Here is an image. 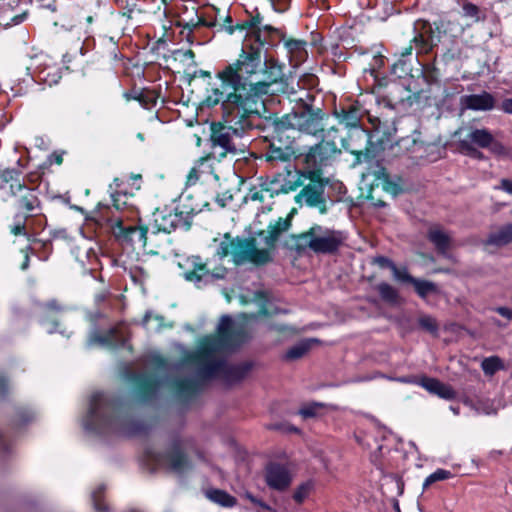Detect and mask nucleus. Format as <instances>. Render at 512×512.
I'll use <instances>...</instances> for the list:
<instances>
[{"label":"nucleus","instance_id":"18","mask_svg":"<svg viewBox=\"0 0 512 512\" xmlns=\"http://www.w3.org/2000/svg\"><path fill=\"white\" fill-rule=\"evenodd\" d=\"M171 242V237L167 232L151 224L147 227L143 249L152 255L166 254L170 249Z\"/></svg>","mask_w":512,"mask_h":512},{"label":"nucleus","instance_id":"8","mask_svg":"<svg viewBox=\"0 0 512 512\" xmlns=\"http://www.w3.org/2000/svg\"><path fill=\"white\" fill-rule=\"evenodd\" d=\"M183 269V277L189 282H193L198 287L201 284H210L215 280L223 279L226 276L227 269L223 266L210 269L208 263L203 261L200 256H191L180 263Z\"/></svg>","mask_w":512,"mask_h":512},{"label":"nucleus","instance_id":"6","mask_svg":"<svg viewBox=\"0 0 512 512\" xmlns=\"http://www.w3.org/2000/svg\"><path fill=\"white\" fill-rule=\"evenodd\" d=\"M324 117L325 113L320 108H313L304 103L299 111H294L280 117L279 129L289 127L292 132L297 130L314 136L319 132L324 134L326 131L323 124Z\"/></svg>","mask_w":512,"mask_h":512},{"label":"nucleus","instance_id":"37","mask_svg":"<svg viewBox=\"0 0 512 512\" xmlns=\"http://www.w3.org/2000/svg\"><path fill=\"white\" fill-rule=\"evenodd\" d=\"M143 13L144 11L137 7V4L133 2L126 5V7L123 9L122 15L127 19L134 21L135 24H138L143 19Z\"/></svg>","mask_w":512,"mask_h":512},{"label":"nucleus","instance_id":"40","mask_svg":"<svg viewBox=\"0 0 512 512\" xmlns=\"http://www.w3.org/2000/svg\"><path fill=\"white\" fill-rule=\"evenodd\" d=\"M314 489V483L312 481H306L301 484L295 491L293 498L296 502L302 503Z\"/></svg>","mask_w":512,"mask_h":512},{"label":"nucleus","instance_id":"10","mask_svg":"<svg viewBox=\"0 0 512 512\" xmlns=\"http://www.w3.org/2000/svg\"><path fill=\"white\" fill-rule=\"evenodd\" d=\"M305 178L309 180V183L304 185L295 196L296 203L315 207L321 214H325L327 205L324 198V189L328 181L321 177V172L318 170L309 171Z\"/></svg>","mask_w":512,"mask_h":512},{"label":"nucleus","instance_id":"12","mask_svg":"<svg viewBox=\"0 0 512 512\" xmlns=\"http://www.w3.org/2000/svg\"><path fill=\"white\" fill-rule=\"evenodd\" d=\"M107 223L114 237L122 245H140L143 247L147 227L124 225L123 219L114 214L107 219Z\"/></svg>","mask_w":512,"mask_h":512},{"label":"nucleus","instance_id":"17","mask_svg":"<svg viewBox=\"0 0 512 512\" xmlns=\"http://www.w3.org/2000/svg\"><path fill=\"white\" fill-rule=\"evenodd\" d=\"M262 20L263 18L257 13L255 16L245 20L241 25H237V28L241 30L248 29L251 31L245 38L244 43L248 41L255 42L258 33L261 34V41L264 45L269 43V39L273 34H279L283 37V33L279 29L271 25H262Z\"/></svg>","mask_w":512,"mask_h":512},{"label":"nucleus","instance_id":"62","mask_svg":"<svg viewBox=\"0 0 512 512\" xmlns=\"http://www.w3.org/2000/svg\"><path fill=\"white\" fill-rule=\"evenodd\" d=\"M436 480L433 478V475L430 474L424 481L423 483V488L426 489L427 487H429L431 484L435 483Z\"/></svg>","mask_w":512,"mask_h":512},{"label":"nucleus","instance_id":"59","mask_svg":"<svg viewBox=\"0 0 512 512\" xmlns=\"http://www.w3.org/2000/svg\"><path fill=\"white\" fill-rule=\"evenodd\" d=\"M394 380L398 381V382H401V383H418V381H416V379L414 377H399V378H395Z\"/></svg>","mask_w":512,"mask_h":512},{"label":"nucleus","instance_id":"44","mask_svg":"<svg viewBox=\"0 0 512 512\" xmlns=\"http://www.w3.org/2000/svg\"><path fill=\"white\" fill-rule=\"evenodd\" d=\"M392 273H393L394 278L398 281L409 282V283L413 284L416 279V278L412 277L407 272L406 269H398L396 266L393 267Z\"/></svg>","mask_w":512,"mask_h":512},{"label":"nucleus","instance_id":"63","mask_svg":"<svg viewBox=\"0 0 512 512\" xmlns=\"http://www.w3.org/2000/svg\"><path fill=\"white\" fill-rule=\"evenodd\" d=\"M183 57L185 59H189L191 61H194L195 53L191 49H188V50L184 51Z\"/></svg>","mask_w":512,"mask_h":512},{"label":"nucleus","instance_id":"14","mask_svg":"<svg viewBox=\"0 0 512 512\" xmlns=\"http://www.w3.org/2000/svg\"><path fill=\"white\" fill-rule=\"evenodd\" d=\"M340 148L344 149L361 160V156L368 158L370 151L368 144L370 143L369 134L362 128H356L348 132L347 137L338 134Z\"/></svg>","mask_w":512,"mask_h":512},{"label":"nucleus","instance_id":"32","mask_svg":"<svg viewBox=\"0 0 512 512\" xmlns=\"http://www.w3.org/2000/svg\"><path fill=\"white\" fill-rule=\"evenodd\" d=\"M412 285L414 286L416 293L421 298H426L427 296L431 294H436L439 291L437 285L434 282L427 280H421L416 278Z\"/></svg>","mask_w":512,"mask_h":512},{"label":"nucleus","instance_id":"31","mask_svg":"<svg viewBox=\"0 0 512 512\" xmlns=\"http://www.w3.org/2000/svg\"><path fill=\"white\" fill-rule=\"evenodd\" d=\"M206 496L211 501L224 507H232L236 504V499L223 490H209L206 492Z\"/></svg>","mask_w":512,"mask_h":512},{"label":"nucleus","instance_id":"16","mask_svg":"<svg viewBox=\"0 0 512 512\" xmlns=\"http://www.w3.org/2000/svg\"><path fill=\"white\" fill-rule=\"evenodd\" d=\"M154 218L153 226L165 231L168 235L175 229L188 230L191 226V216L189 213L178 211H169L168 213L158 212Z\"/></svg>","mask_w":512,"mask_h":512},{"label":"nucleus","instance_id":"35","mask_svg":"<svg viewBox=\"0 0 512 512\" xmlns=\"http://www.w3.org/2000/svg\"><path fill=\"white\" fill-rule=\"evenodd\" d=\"M280 124V117H275L274 119L271 120V129H272V139H271V142H277V146H280V143H284L285 141V136L286 135H291L290 133L292 132L289 127H283V129H278L280 128L278 125Z\"/></svg>","mask_w":512,"mask_h":512},{"label":"nucleus","instance_id":"15","mask_svg":"<svg viewBox=\"0 0 512 512\" xmlns=\"http://www.w3.org/2000/svg\"><path fill=\"white\" fill-rule=\"evenodd\" d=\"M183 441L174 440L166 453L158 459L159 464L167 467L172 472L181 474L191 468L190 461L183 452Z\"/></svg>","mask_w":512,"mask_h":512},{"label":"nucleus","instance_id":"29","mask_svg":"<svg viewBox=\"0 0 512 512\" xmlns=\"http://www.w3.org/2000/svg\"><path fill=\"white\" fill-rule=\"evenodd\" d=\"M214 163H218L216 158L211 157V153L201 157L197 162L199 173L203 176V180H207L209 177H213L215 180H219V176L215 173Z\"/></svg>","mask_w":512,"mask_h":512},{"label":"nucleus","instance_id":"22","mask_svg":"<svg viewBox=\"0 0 512 512\" xmlns=\"http://www.w3.org/2000/svg\"><path fill=\"white\" fill-rule=\"evenodd\" d=\"M427 238L435 246L437 251L446 256L452 247L453 240L449 232L438 225L431 226L427 232Z\"/></svg>","mask_w":512,"mask_h":512},{"label":"nucleus","instance_id":"51","mask_svg":"<svg viewBox=\"0 0 512 512\" xmlns=\"http://www.w3.org/2000/svg\"><path fill=\"white\" fill-rule=\"evenodd\" d=\"M433 478L437 481L446 480L451 477V472L444 470V469H438L434 473H432Z\"/></svg>","mask_w":512,"mask_h":512},{"label":"nucleus","instance_id":"23","mask_svg":"<svg viewBox=\"0 0 512 512\" xmlns=\"http://www.w3.org/2000/svg\"><path fill=\"white\" fill-rule=\"evenodd\" d=\"M419 385L429 393L437 395L445 400H452L456 397V392L450 385H447L436 378L422 377L419 381Z\"/></svg>","mask_w":512,"mask_h":512},{"label":"nucleus","instance_id":"4","mask_svg":"<svg viewBox=\"0 0 512 512\" xmlns=\"http://www.w3.org/2000/svg\"><path fill=\"white\" fill-rule=\"evenodd\" d=\"M233 107L228 106L226 119L221 122H213L210 126V143L212 158L220 163L228 156H236L243 152L239 149L234 141L235 137H241L243 133L254 127V120L258 119V112H251V106L248 103L244 110H232Z\"/></svg>","mask_w":512,"mask_h":512},{"label":"nucleus","instance_id":"34","mask_svg":"<svg viewBox=\"0 0 512 512\" xmlns=\"http://www.w3.org/2000/svg\"><path fill=\"white\" fill-rule=\"evenodd\" d=\"M314 342H316V340L311 339L294 345L286 352V358L289 360H296L303 357L309 351L312 343Z\"/></svg>","mask_w":512,"mask_h":512},{"label":"nucleus","instance_id":"64","mask_svg":"<svg viewBox=\"0 0 512 512\" xmlns=\"http://www.w3.org/2000/svg\"><path fill=\"white\" fill-rule=\"evenodd\" d=\"M47 307L50 309V310H61V307L57 304L56 301H50L49 303H47Z\"/></svg>","mask_w":512,"mask_h":512},{"label":"nucleus","instance_id":"13","mask_svg":"<svg viewBox=\"0 0 512 512\" xmlns=\"http://www.w3.org/2000/svg\"><path fill=\"white\" fill-rule=\"evenodd\" d=\"M206 101L209 105H215L219 102L222 103L223 119H226L228 106H231V108L233 107V111L237 110V108H239V110H244L247 108V104L249 103L251 106V112H258V103L256 101L251 100L249 97L244 99L243 96L234 89L226 91L224 81H222L221 89L213 90V93L207 97Z\"/></svg>","mask_w":512,"mask_h":512},{"label":"nucleus","instance_id":"26","mask_svg":"<svg viewBox=\"0 0 512 512\" xmlns=\"http://www.w3.org/2000/svg\"><path fill=\"white\" fill-rule=\"evenodd\" d=\"M371 173L374 176L375 186L381 187L384 191L394 196L401 191L400 186L390 180L389 175L384 167H377Z\"/></svg>","mask_w":512,"mask_h":512},{"label":"nucleus","instance_id":"21","mask_svg":"<svg viewBox=\"0 0 512 512\" xmlns=\"http://www.w3.org/2000/svg\"><path fill=\"white\" fill-rule=\"evenodd\" d=\"M461 105L470 110L489 111L495 106V98L485 91L480 94L464 95L461 97Z\"/></svg>","mask_w":512,"mask_h":512},{"label":"nucleus","instance_id":"33","mask_svg":"<svg viewBox=\"0 0 512 512\" xmlns=\"http://www.w3.org/2000/svg\"><path fill=\"white\" fill-rule=\"evenodd\" d=\"M377 291L379 292L382 300L390 304H396L399 301L398 291L388 283H380L377 285Z\"/></svg>","mask_w":512,"mask_h":512},{"label":"nucleus","instance_id":"11","mask_svg":"<svg viewBox=\"0 0 512 512\" xmlns=\"http://www.w3.org/2000/svg\"><path fill=\"white\" fill-rule=\"evenodd\" d=\"M460 144L465 150H473L472 144L480 148H486L496 157L509 155V150L485 128L467 129L465 137L460 140Z\"/></svg>","mask_w":512,"mask_h":512},{"label":"nucleus","instance_id":"43","mask_svg":"<svg viewBox=\"0 0 512 512\" xmlns=\"http://www.w3.org/2000/svg\"><path fill=\"white\" fill-rule=\"evenodd\" d=\"M419 325L428 332L434 333L438 326L434 318L430 316H422L419 318Z\"/></svg>","mask_w":512,"mask_h":512},{"label":"nucleus","instance_id":"49","mask_svg":"<svg viewBox=\"0 0 512 512\" xmlns=\"http://www.w3.org/2000/svg\"><path fill=\"white\" fill-rule=\"evenodd\" d=\"M18 176H19L18 172L14 169L4 170L1 174V178L5 182L16 180L18 178Z\"/></svg>","mask_w":512,"mask_h":512},{"label":"nucleus","instance_id":"7","mask_svg":"<svg viewBox=\"0 0 512 512\" xmlns=\"http://www.w3.org/2000/svg\"><path fill=\"white\" fill-rule=\"evenodd\" d=\"M117 421V409L101 394H93L90 401L89 415L85 421L88 429L102 431L106 428H114Z\"/></svg>","mask_w":512,"mask_h":512},{"label":"nucleus","instance_id":"61","mask_svg":"<svg viewBox=\"0 0 512 512\" xmlns=\"http://www.w3.org/2000/svg\"><path fill=\"white\" fill-rule=\"evenodd\" d=\"M436 480L433 478V475L430 474L424 481L423 483V488L426 489L427 487H429L431 484L435 483Z\"/></svg>","mask_w":512,"mask_h":512},{"label":"nucleus","instance_id":"41","mask_svg":"<svg viewBox=\"0 0 512 512\" xmlns=\"http://www.w3.org/2000/svg\"><path fill=\"white\" fill-rule=\"evenodd\" d=\"M411 43L414 44L418 53H428L432 48L431 42L422 34L415 35Z\"/></svg>","mask_w":512,"mask_h":512},{"label":"nucleus","instance_id":"1","mask_svg":"<svg viewBox=\"0 0 512 512\" xmlns=\"http://www.w3.org/2000/svg\"><path fill=\"white\" fill-rule=\"evenodd\" d=\"M264 43L261 34L255 42L243 43L238 59L219 73L226 91L236 90L243 98H251L258 103V97L269 92L272 84L282 80L283 65L274 58L262 61Z\"/></svg>","mask_w":512,"mask_h":512},{"label":"nucleus","instance_id":"36","mask_svg":"<svg viewBox=\"0 0 512 512\" xmlns=\"http://www.w3.org/2000/svg\"><path fill=\"white\" fill-rule=\"evenodd\" d=\"M142 323L146 327V329L153 331H159L160 329L165 327L164 317L160 315H154L150 312H147L145 314Z\"/></svg>","mask_w":512,"mask_h":512},{"label":"nucleus","instance_id":"9","mask_svg":"<svg viewBox=\"0 0 512 512\" xmlns=\"http://www.w3.org/2000/svg\"><path fill=\"white\" fill-rule=\"evenodd\" d=\"M338 137V129L334 126L330 127L322 135V140L318 144L312 146L305 156L306 163L320 171L337 154L341 152L340 146L336 143Z\"/></svg>","mask_w":512,"mask_h":512},{"label":"nucleus","instance_id":"27","mask_svg":"<svg viewBox=\"0 0 512 512\" xmlns=\"http://www.w3.org/2000/svg\"><path fill=\"white\" fill-rule=\"evenodd\" d=\"M335 115L339 123L349 129V131L360 128L361 117L358 108L350 106L347 110L335 111Z\"/></svg>","mask_w":512,"mask_h":512},{"label":"nucleus","instance_id":"19","mask_svg":"<svg viewBox=\"0 0 512 512\" xmlns=\"http://www.w3.org/2000/svg\"><path fill=\"white\" fill-rule=\"evenodd\" d=\"M292 476L285 465L271 463L266 468V483L275 490H285L289 487Z\"/></svg>","mask_w":512,"mask_h":512},{"label":"nucleus","instance_id":"38","mask_svg":"<svg viewBox=\"0 0 512 512\" xmlns=\"http://www.w3.org/2000/svg\"><path fill=\"white\" fill-rule=\"evenodd\" d=\"M274 37H279L280 40L284 41V45L285 47L289 50V52L293 53V52H298V51H301L304 49V46H305V41H302V40H298V39H285V36L283 35V37L279 34H273L272 37H270V41L269 43L270 44H273V38Z\"/></svg>","mask_w":512,"mask_h":512},{"label":"nucleus","instance_id":"58","mask_svg":"<svg viewBox=\"0 0 512 512\" xmlns=\"http://www.w3.org/2000/svg\"><path fill=\"white\" fill-rule=\"evenodd\" d=\"M413 48H414V47H413V44L410 42V44H409L407 47H405V48H403V49L401 50L400 55H401L402 57H406V56L411 55V54H412V51H413Z\"/></svg>","mask_w":512,"mask_h":512},{"label":"nucleus","instance_id":"24","mask_svg":"<svg viewBox=\"0 0 512 512\" xmlns=\"http://www.w3.org/2000/svg\"><path fill=\"white\" fill-rule=\"evenodd\" d=\"M10 188L12 194L19 197L18 205L26 211L31 212L38 206V199L34 191L26 188L24 184L18 182L11 184Z\"/></svg>","mask_w":512,"mask_h":512},{"label":"nucleus","instance_id":"3","mask_svg":"<svg viewBox=\"0 0 512 512\" xmlns=\"http://www.w3.org/2000/svg\"><path fill=\"white\" fill-rule=\"evenodd\" d=\"M295 212L296 209L293 208L285 218L280 217L268 225L267 236H265V243L268 248H258L254 238H232L230 234L226 233L219 244L216 254L220 258L230 255L236 265L253 263L260 266L270 262V250L274 247L279 236L290 228Z\"/></svg>","mask_w":512,"mask_h":512},{"label":"nucleus","instance_id":"20","mask_svg":"<svg viewBox=\"0 0 512 512\" xmlns=\"http://www.w3.org/2000/svg\"><path fill=\"white\" fill-rule=\"evenodd\" d=\"M294 136L286 135L284 143L277 146V142H270L265 157L268 161H288L294 155Z\"/></svg>","mask_w":512,"mask_h":512},{"label":"nucleus","instance_id":"57","mask_svg":"<svg viewBox=\"0 0 512 512\" xmlns=\"http://www.w3.org/2000/svg\"><path fill=\"white\" fill-rule=\"evenodd\" d=\"M178 390L179 391H190L194 388V383L192 381H185L181 384L178 385Z\"/></svg>","mask_w":512,"mask_h":512},{"label":"nucleus","instance_id":"2","mask_svg":"<svg viewBox=\"0 0 512 512\" xmlns=\"http://www.w3.org/2000/svg\"><path fill=\"white\" fill-rule=\"evenodd\" d=\"M247 338L243 331L234 329L230 317L223 316L219 322L217 334L199 340L197 349L186 357V362L196 367L200 378L230 374L234 379L239 380L244 377L250 367L248 365L227 366L219 358V354L236 347Z\"/></svg>","mask_w":512,"mask_h":512},{"label":"nucleus","instance_id":"54","mask_svg":"<svg viewBox=\"0 0 512 512\" xmlns=\"http://www.w3.org/2000/svg\"><path fill=\"white\" fill-rule=\"evenodd\" d=\"M496 312L501 316L505 317L508 320H512V309L507 307H498L496 308Z\"/></svg>","mask_w":512,"mask_h":512},{"label":"nucleus","instance_id":"39","mask_svg":"<svg viewBox=\"0 0 512 512\" xmlns=\"http://www.w3.org/2000/svg\"><path fill=\"white\" fill-rule=\"evenodd\" d=\"M481 367L485 374L493 375L496 371L501 369L502 362L498 357L493 356V357L485 358L482 361Z\"/></svg>","mask_w":512,"mask_h":512},{"label":"nucleus","instance_id":"28","mask_svg":"<svg viewBox=\"0 0 512 512\" xmlns=\"http://www.w3.org/2000/svg\"><path fill=\"white\" fill-rule=\"evenodd\" d=\"M274 182L261 184L259 187H253L249 190L246 198L252 201L264 202L266 198H273L279 194L280 190L273 189Z\"/></svg>","mask_w":512,"mask_h":512},{"label":"nucleus","instance_id":"42","mask_svg":"<svg viewBox=\"0 0 512 512\" xmlns=\"http://www.w3.org/2000/svg\"><path fill=\"white\" fill-rule=\"evenodd\" d=\"M158 387V381L151 377H144L140 380L139 388L144 395L152 394Z\"/></svg>","mask_w":512,"mask_h":512},{"label":"nucleus","instance_id":"53","mask_svg":"<svg viewBox=\"0 0 512 512\" xmlns=\"http://www.w3.org/2000/svg\"><path fill=\"white\" fill-rule=\"evenodd\" d=\"M231 200H232V194L229 192H225L222 196L218 195L216 197V201H217V203H219V205L221 207H225L227 204V201H231Z\"/></svg>","mask_w":512,"mask_h":512},{"label":"nucleus","instance_id":"52","mask_svg":"<svg viewBox=\"0 0 512 512\" xmlns=\"http://www.w3.org/2000/svg\"><path fill=\"white\" fill-rule=\"evenodd\" d=\"M301 177H304V174H301V176H298L297 180L294 183L289 182L287 184L288 185L287 187H282L281 191L288 192V191L296 190L299 186H301L303 184V182L300 179Z\"/></svg>","mask_w":512,"mask_h":512},{"label":"nucleus","instance_id":"5","mask_svg":"<svg viewBox=\"0 0 512 512\" xmlns=\"http://www.w3.org/2000/svg\"><path fill=\"white\" fill-rule=\"evenodd\" d=\"M298 248H308L315 253L332 254L336 252L344 242L342 232L328 229L321 225H313L306 232L293 235Z\"/></svg>","mask_w":512,"mask_h":512},{"label":"nucleus","instance_id":"46","mask_svg":"<svg viewBox=\"0 0 512 512\" xmlns=\"http://www.w3.org/2000/svg\"><path fill=\"white\" fill-rule=\"evenodd\" d=\"M203 179L201 173H199L198 166L195 164L187 175V184L194 185L198 180Z\"/></svg>","mask_w":512,"mask_h":512},{"label":"nucleus","instance_id":"56","mask_svg":"<svg viewBox=\"0 0 512 512\" xmlns=\"http://www.w3.org/2000/svg\"><path fill=\"white\" fill-rule=\"evenodd\" d=\"M501 109L508 114H512V98H508L502 101Z\"/></svg>","mask_w":512,"mask_h":512},{"label":"nucleus","instance_id":"50","mask_svg":"<svg viewBox=\"0 0 512 512\" xmlns=\"http://www.w3.org/2000/svg\"><path fill=\"white\" fill-rule=\"evenodd\" d=\"M102 492H103V487H99L97 490H95L92 493V499H93V502H94V507H95V509L97 511H104L105 510V508L98 503L99 498H100Z\"/></svg>","mask_w":512,"mask_h":512},{"label":"nucleus","instance_id":"48","mask_svg":"<svg viewBox=\"0 0 512 512\" xmlns=\"http://www.w3.org/2000/svg\"><path fill=\"white\" fill-rule=\"evenodd\" d=\"M374 263L382 268L387 267L390 268L391 270H393V267L396 266L390 259L383 256L375 258Z\"/></svg>","mask_w":512,"mask_h":512},{"label":"nucleus","instance_id":"25","mask_svg":"<svg viewBox=\"0 0 512 512\" xmlns=\"http://www.w3.org/2000/svg\"><path fill=\"white\" fill-rule=\"evenodd\" d=\"M512 241V224H506L492 231L485 240L484 245L501 247Z\"/></svg>","mask_w":512,"mask_h":512},{"label":"nucleus","instance_id":"30","mask_svg":"<svg viewBox=\"0 0 512 512\" xmlns=\"http://www.w3.org/2000/svg\"><path fill=\"white\" fill-rule=\"evenodd\" d=\"M461 7L463 17L470 19L473 23L485 20V13L477 5L463 0Z\"/></svg>","mask_w":512,"mask_h":512},{"label":"nucleus","instance_id":"55","mask_svg":"<svg viewBox=\"0 0 512 512\" xmlns=\"http://www.w3.org/2000/svg\"><path fill=\"white\" fill-rule=\"evenodd\" d=\"M500 188L512 195V180L502 179L500 183Z\"/></svg>","mask_w":512,"mask_h":512},{"label":"nucleus","instance_id":"60","mask_svg":"<svg viewBox=\"0 0 512 512\" xmlns=\"http://www.w3.org/2000/svg\"><path fill=\"white\" fill-rule=\"evenodd\" d=\"M468 154L474 156L475 158H478V159H484V155L482 152L478 151L477 149H475L473 147V150H466Z\"/></svg>","mask_w":512,"mask_h":512},{"label":"nucleus","instance_id":"47","mask_svg":"<svg viewBox=\"0 0 512 512\" xmlns=\"http://www.w3.org/2000/svg\"><path fill=\"white\" fill-rule=\"evenodd\" d=\"M10 232L15 235H25V221L19 220L16 224L11 226Z\"/></svg>","mask_w":512,"mask_h":512},{"label":"nucleus","instance_id":"45","mask_svg":"<svg viewBox=\"0 0 512 512\" xmlns=\"http://www.w3.org/2000/svg\"><path fill=\"white\" fill-rule=\"evenodd\" d=\"M322 407V404L314 403L308 405L300 410V414L305 418L314 417L317 415L318 410Z\"/></svg>","mask_w":512,"mask_h":512}]
</instances>
